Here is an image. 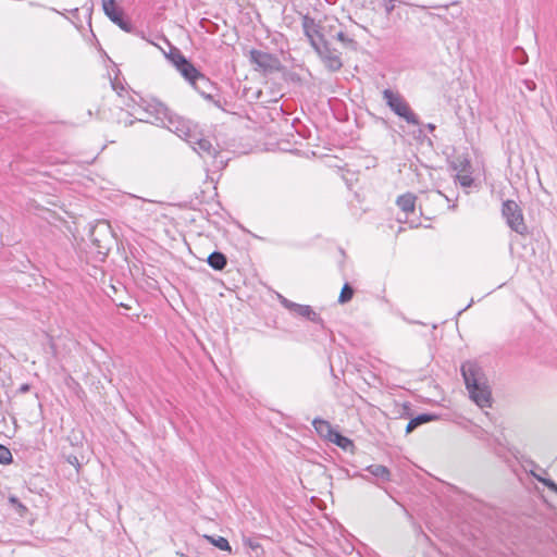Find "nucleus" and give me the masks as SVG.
I'll list each match as a JSON object with an SVG mask.
<instances>
[{
    "label": "nucleus",
    "instance_id": "f257e3e1",
    "mask_svg": "<svg viewBox=\"0 0 557 557\" xmlns=\"http://www.w3.org/2000/svg\"><path fill=\"white\" fill-rule=\"evenodd\" d=\"M144 116L140 121L166 127L184 140H190L191 122L173 113L165 104L156 98H143L138 104Z\"/></svg>",
    "mask_w": 557,
    "mask_h": 557
},
{
    "label": "nucleus",
    "instance_id": "f03ea898",
    "mask_svg": "<svg viewBox=\"0 0 557 557\" xmlns=\"http://www.w3.org/2000/svg\"><path fill=\"white\" fill-rule=\"evenodd\" d=\"M383 98L386 101V104L389 107V109L395 114L403 117L410 124H413V125L419 124V120H418L417 115L412 112L409 104L400 96V94L393 91L391 89H384Z\"/></svg>",
    "mask_w": 557,
    "mask_h": 557
},
{
    "label": "nucleus",
    "instance_id": "7ed1b4c3",
    "mask_svg": "<svg viewBox=\"0 0 557 557\" xmlns=\"http://www.w3.org/2000/svg\"><path fill=\"white\" fill-rule=\"evenodd\" d=\"M166 58L191 85L195 86L197 79L203 78V75L182 54L177 48H171Z\"/></svg>",
    "mask_w": 557,
    "mask_h": 557
},
{
    "label": "nucleus",
    "instance_id": "20e7f679",
    "mask_svg": "<svg viewBox=\"0 0 557 557\" xmlns=\"http://www.w3.org/2000/svg\"><path fill=\"white\" fill-rule=\"evenodd\" d=\"M90 238L98 253L106 256L113 242L111 225L106 221H98L90 230Z\"/></svg>",
    "mask_w": 557,
    "mask_h": 557
},
{
    "label": "nucleus",
    "instance_id": "39448f33",
    "mask_svg": "<svg viewBox=\"0 0 557 557\" xmlns=\"http://www.w3.org/2000/svg\"><path fill=\"white\" fill-rule=\"evenodd\" d=\"M503 216L506 219L507 225L518 234L527 232L522 210L513 200H507L503 203Z\"/></svg>",
    "mask_w": 557,
    "mask_h": 557
},
{
    "label": "nucleus",
    "instance_id": "423d86ee",
    "mask_svg": "<svg viewBox=\"0 0 557 557\" xmlns=\"http://www.w3.org/2000/svg\"><path fill=\"white\" fill-rule=\"evenodd\" d=\"M191 136L190 140H186L193 149L202 158L210 157L215 158L218 154L216 148L211 144L209 139L202 138L198 132L196 124L191 123Z\"/></svg>",
    "mask_w": 557,
    "mask_h": 557
},
{
    "label": "nucleus",
    "instance_id": "0eeeda50",
    "mask_svg": "<svg viewBox=\"0 0 557 557\" xmlns=\"http://www.w3.org/2000/svg\"><path fill=\"white\" fill-rule=\"evenodd\" d=\"M469 398L481 409L490 408L493 404L490 385H466Z\"/></svg>",
    "mask_w": 557,
    "mask_h": 557
},
{
    "label": "nucleus",
    "instance_id": "6e6552de",
    "mask_svg": "<svg viewBox=\"0 0 557 557\" xmlns=\"http://www.w3.org/2000/svg\"><path fill=\"white\" fill-rule=\"evenodd\" d=\"M104 14L124 32H132L129 22L123 20V11L117 7L115 0H101Z\"/></svg>",
    "mask_w": 557,
    "mask_h": 557
},
{
    "label": "nucleus",
    "instance_id": "1a4fd4ad",
    "mask_svg": "<svg viewBox=\"0 0 557 557\" xmlns=\"http://www.w3.org/2000/svg\"><path fill=\"white\" fill-rule=\"evenodd\" d=\"M250 61L264 72H271L278 67V60L275 57L260 50L250 51Z\"/></svg>",
    "mask_w": 557,
    "mask_h": 557
},
{
    "label": "nucleus",
    "instance_id": "9d476101",
    "mask_svg": "<svg viewBox=\"0 0 557 557\" xmlns=\"http://www.w3.org/2000/svg\"><path fill=\"white\" fill-rule=\"evenodd\" d=\"M314 50L330 70L337 71L342 67L339 53L335 50H331L326 41L315 47Z\"/></svg>",
    "mask_w": 557,
    "mask_h": 557
},
{
    "label": "nucleus",
    "instance_id": "9b49d317",
    "mask_svg": "<svg viewBox=\"0 0 557 557\" xmlns=\"http://www.w3.org/2000/svg\"><path fill=\"white\" fill-rule=\"evenodd\" d=\"M302 28L313 48L319 47V45L326 41L320 33V26L314 22V20L305 16L302 20Z\"/></svg>",
    "mask_w": 557,
    "mask_h": 557
},
{
    "label": "nucleus",
    "instance_id": "f8f14e48",
    "mask_svg": "<svg viewBox=\"0 0 557 557\" xmlns=\"http://www.w3.org/2000/svg\"><path fill=\"white\" fill-rule=\"evenodd\" d=\"M465 383H481L486 380L482 368L474 361H466L461 366Z\"/></svg>",
    "mask_w": 557,
    "mask_h": 557
},
{
    "label": "nucleus",
    "instance_id": "ddd939ff",
    "mask_svg": "<svg viewBox=\"0 0 557 557\" xmlns=\"http://www.w3.org/2000/svg\"><path fill=\"white\" fill-rule=\"evenodd\" d=\"M281 302L286 309H288L289 311L294 312L297 315L305 317L313 322L319 321L318 313L314 312L310 306L295 304L286 298H282Z\"/></svg>",
    "mask_w": 557,
    "mask_h": 557
},
{
    "label": "nucleus",
    "instance_id": "4468645a",
    "mask_svg": "<svg viewBox=\"0 0 557 557\" xmlns=\"http://www.w3.org/2000/svg\"><path fill=\"white\" fill-rule=\"evenodd\" d=\"M456 178L462 187H470L472 185L473 178L468 160L460 161V169L457 172Z\"/></svg>",
    "mask_w": 557,
    "mask_h": 557
},
{
    "label": "nucleus",
    "instance_id": "2eb2a0df",
    "mask_svg": "<svg viewBox=\"0 0 557 557\" xmlns=\"http://www.w3.org/2000/svg\"><path fill=\"white\" fill-rule=\"evenodd\" d=\"M437 419L436 414L433 413H420L417 417H413L409 420L406 426V433L409 434L413 432L417 428L422 424L429 423Z\"/></svg>",
    "mask_w": 557,
    "mask_h": 557
},
{
    "label": "nucleus",
    "instance_id": "dca6fc26",
    "mask_svg": "<svg viewBox=\"0 0 557 557\" xmlns=\"http://www.w3.org/2000/svg\"><path fill=\"white\" fill-rule=\"evenodd\" d=\"M312 425L317 433L329 441V438L332 436V433L334 432L333 426L331 423L326 420L315 418L312 421Z\"/></svg>",
    "mask_w": 557,
    "mask_h": 557
},
{
    "label": "nucleus",
    "instance_id": "f3484780",
    "mask_svg": "<svg viewBox=\"0 0 557 557\" xmlns=\"http://www.w3.org/2000/svg\"><path fill=\"white\" fill-rule=\"evenodd\" d=\"M371 475L382 480L383 482L391 481V471L387 467L383 465H370L366 468Z\"/></svg>",
    "mask_w": 557,
    "mask_h": 557
},
{
    "label": "nucleus",
    "instance_id": "a211bd4d",
    "mask_svg": "<svg viewBox=\"0 0 557 557\" xmlns=\"http://www.w3.org/2000/svg\"><path fill=\"white\" fill-rule=\"evenodd\" d=\"M487 447L493 450V453L500 457L505 458V453L509 451L510 449L508 446L503 443V441L499 437L491 435V440L488 441Z\"/></svg>",
    "mask_w": 557,
    "mask_h": 557
},
{
    "label": "nucleus",
    "instance_id": "6ab92c4d",
    "mask_svg": "<svg viewBox=\"0 0 557 557\" xmlns=\"http://www.w3.org/2000/svg\"><path fill=\"white\" fill-rule=\"evenodd\" d=\"M329 441L338 447L343 448L344 450H349L354 447V443L350 438L344 436L338 431L334 430L332 433V436L329 438Z\"/></svg>",
    "mask_w": 557,
    "mask_h": 557
},
{
    "label": "nucleus",
    "instance_id": "aec40b11",
    "mask_svg": "<svg viewBox=\"0 0 557 557\" xmlns=\"http://www.w3.org/2000/svg\"><path fill=\"white\" fill-rule=\"evenodd\" d=\"M398 207L405 212H413L416 205V197L412 194H405L397 199Z\"/></svg>",
    "mask_w": 557,
    "mask_h": 557
},
{
    "label": "nucleus",
    "instance_id": "412c9836",
    "mask_svg": "<svg viewBox=\"0 0 557 557\" xmlns=\"http://www.w3.org/2000/svg\"><path fill=\"white\" fill-rule=\"evenodd\" d=\"M208 263L215 270H222L226 265V258L221 252H212L208 257Z\"/></svg>",
    "mask_w": 557,
    "mask_h": 557
},
{
    "label": "nucleus",
    "instance_id": "4be33fe9",
    "mask_svg": "<svg viewBox=\"0 0 557 557\" xmlns=\"http://www.w3.org/2000/svg\"><path fill=\"white\" fill-rule=\"evenodd\" d=\"M206 537L210 541L211 544H213L219 549L231 552V545L225 537H223V536H218V537L206 536Z\"/></svg>",
    "mask_w": 557,
    "mask_h": 557
},
{
    "label": "nucleus",
    "instance_id": "5701e85b",
    "mask_svg": "<svg viewBox=\"0 0 557 557\" xmlns=\"http://www.w3.org/2000/svg\"><path fill=\"white\" fill-rule=\"evenodd\" d=\"M12 461L13 457L11 450L7 446L0 444V463L10 465Z\"/></svg>",
    "mask_w": 557,
    "mask_h": 557
},
{
    "label": "nucleus",
    "instance_id": "b1692460",
    "mask_svg": "<svg viewBox=\"0 0 557 557\" xmlns=\"http://www.w3.org/2000/svg\"><path fill=\"white\" fill-rule=\"evenodd\" d=\"M352 295H354L352 288L348 284H345L344 287L342 288L338 301L341 304H345L352 298Z\"/></svg>",
    "mask_w": 557,
    "mask_h": 557
},
{
    "label": "nucleus",
    "instance_id": "393cba45",
    "mask_svg": "<svg viewBox=\"0 0 557 557\" xmlns=\"http://www.w3.org/2000/svg\"><path fill=\"white\" fill-rule=\"evenodd\" d=\"M472 433L478 440L484 442L486 445L488 444V441L491 440V434H488L484 429L476 426L472 431Z\"/></svg>",
    "mask_w": 557,
    "mask_h": 557
},
{
    "label": "nucleus",
    "instance_id": "a878e982",
    "mask_svg": "<svg viewBox=\"0 0 557 557\" xmlns=\"http://www.w3.org/2000/svg\"><path fill=\"white\" fill-rule=\"evenodd\" d=\"M533 476L541 483H543L546 487H548L552 492H554L557 488V483H555L550 479H545L540 475H536L535 473H532Z\"/></svg>",
    "mask_w": 557,
    "mask_h": 557
},
{
    "label": "nucleus",
    "instance_id": "bb28decb",
    "mask_svg": "<svg viewBox=\"0 0 557 557\" xmlns=\"http://www.w3.org/2000/svg\"><path fill=\"white\" fill-rule=\"evenodd\" d=\"M245 546H248L252 550L257 552L258 549H261V545L258 541H255L252 539H244Z\"/></svg>",
    "mask_w": 557,
    "mask_h": 557
},
{
    "label": "nucleus",
    "instance_id": "cd10ccee",
    "mask_svg": "<svg viewBox=\"0 0 557 557\" xmlns=\"http://www.w3.org/2000/svg\"><path fill=\"white\" fill-rule=\"evenodd\" d=\"M409 411H410L409 406L404 405L403 408H401L400 416L401 417H409L410 416Z\"/></svg>",
    "mask_w": 557,
    "mask_h": 557
},
{
    "label": "nucleus",
    "instance_id": "c85d7f7f",
    "mask_svg": "<svg viewBox=\"0 0 557 557\" xmlns=\"http://www.w3.org/2000/svg\"><path fill=\"white\" fill-rule=\"evenodd\" d=\"M336 38H337L339 41H342V42L349 41L348 39H346V37H345V35H344V33H343V32H338V33L336 34Z\"/></svg>",
    "mask_w": 557,
    "mask_h": 557
},
{
    "label": "nucleus",
    "instance_id": "c756f323",
    "mask_svg": "<svg viewBox=\"0 0 557 557\" xmlns=\"http://www.w3.org/2000/svg\"><path fill=\"white\" fill-rule=\"evenodd\" d=\"M29 391H30V385H21V387H20V389H18V392H20L21 394H25V393H27V392H29Z\"/></svg>",
    "mask_w": 557,
    "mask_h": 557
},
{
    "label": "nucleus",
    "instance_id": "7c9ffc66",
    "mask_svg": "<svg viewBox=\"0 0 557 557\" xmlns=\"http://www.w3.org/2000/svg\"><path fill=\"white\" fill-rule=\"evenodd\" d=\"M428 128H429L430 131H434L435 126H434L433 124H428Z\"/></svg>",
    "mask_w": 557,
    "mask_h": 557
}]
</instances>
